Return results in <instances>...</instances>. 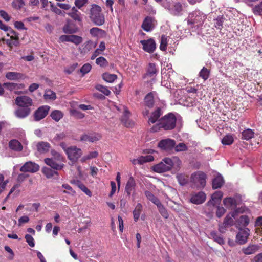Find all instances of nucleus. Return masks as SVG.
I'll return each instance as SVG.
<instances>
[{"mask_svg": "<svg viewBox=\"0 0 262 262\" xmlns=\"http://www.w3.org/2000/svg\"><path fill=\"white\" fill-rule=\"evenodd\" d=\"M6 42L10 48H12L13 46H18L20 44L19 39L14 40L7 39Z\"/></svg>", "mask_w": 262, "mask_h": 262, "instance_id": "nucleus-60", "label": "nucleus"}, {"mask_svg": "<svg viewBox=\"0 0 262 262\" xmlns=\"http://www.w3.org/2000/svg\"><path fill=\"white\" fill-rule=\"evenodd\" d=\"M167 44V37L165 35H162L161 37V41L160 49L162 51H165Z\"/></svg>", "mask_w": 262, "mask_h": 262, "instance_id": "nucleus-52", "label": "nucleus"}, {"mask_svg": "<svg viewBox=\"0 0 262 262\" xmlns=\"http://www.w3.org/2000/svg\"><path fill=\"white\" fill-rule=\"evenodd\" d=\"M176 145L174 140L171 139H165L161 140L158 143V147L163 150H169L173 148Z\"/></svg>", "mask_w": 262, "mask_h": 262, "instance_id": "nucleus-14", "label": "nucleus"}, {"mask_svg": "<svg viewBox=\"0 0 262 262\" xmlns=\"http://www.w3.org/2000/svg\"><path fill=\"white\" fill-rule=\"evenodd\" d=\"M206 199V194L203 192H199L192 195L190 201L195 204L203 203Z\"/></svg>", "mask_w": 262, "mask_h": 262, "instance_id": "nucleus-17", "label": "nucleus"}, {"mask_svg": "<svg viewBox=\"0 0 262 262\" xmlns=\"http://www.w3.org/2000/svg\"><path fill=\"white\" fill-rule=\"evenodd\" d=\"M63 31L65 33L73 34L76 32L77 29L72 28L69 23L66 25L63 28Z\"/></svg>", "mask_w": 262, "mask_h": 262, "instance_id": "nucleus-58", "label": "nucleus"}, {"mask_svg": "<svg viewBox=\"0 0 262 262\" xmlns=\"http://www.w3.org/2000/svg\"><path fill=\"white\" fill-rule=\"evenodd\" d=\"M145 195L149 200L151 201L155 205H157L160 202L159 199L149 191H146L145 192Z\"/></svg>", "mask_w": 262, "mask_h": 262, "instance_id": "nucleus-43", "label": "nucleus"}, {"mask_svg": "<svg viewBox=\"0 0 262 262\" xmlns=\"http://www.w3.org/2000/svg\"><path fill=\"white\" fill-rule=\"evenodd\" d=\"M76 186L78 187L83 192H84L88 196H91L92 195L91 191L81 182L77 181L75 182Z\"/></svg>", "mask_w": 262, "mask_h": 262, "instance_id": "nucleus-39", "label": "nucleus"}, {"mask_svg": "<svg viewBox=\"0 0 262 262\" xmlns=\"http://www.w3.org/2000/svg\"><path fill=\"white\" fill-rule=\"evenodd\" d=\"M59 40L61 42H71L76 46L79 45L83 41L81 37L76 35H62L60 36Z\"/></svg>", "mask_w": 262, "mask_h": 262, "instance_id": "nucleus-10", "label": "nucleus"}, {"mask_svg": "<svg viewBox=\"0 0 262 262\" xmlns=\"http://www.w3.org/2000/svg\"><path fill=\"white\" fill-rule=\"evenodd\" d=\"M7 36L10 37V39L9 40H14L16 39H19L18 33L14 31L13 29H12L10 27L8 31H6Z\"/></svg>", "mask_w": 262, "mask_h": 262, "instance_id": "nucleus-46", "label": "nucleus"}, {"mask_svg": "<svg viewBox=\"0 0 262 262\" xmlns=\"http://www.w3.org/2000/svg\"><path fill=\"white\" fill-rule=\"evenodd\" d=\"M50 108V107L48 105L39 107L34 113V120L38 121L43 119L48 115Z\"/></svg>", "mask_w": 262, "mask_h": 262, "instance_id": "nucleus-11", "label": "nucleus"}, {"mask_svg": "<svg viewBox=\"0 0 262 262\" xmlns=\"http://www.w3.org/2000/svg\"><path fill=\"white\" fill-rule=\"evenodd\" d=\"M239 231L236 236V241L240 244H244L247 241L250 235V230L248 228H241L237 226Z\"/></svg>", "mask_w": 262, "mask_h": 262, "instance_id": "nucleus-9", "label": "nucleus"}, {"mask_svg": "<svg viewBox=\"0 0 262 262\" xmlns=\"http://www.w3.org/2000/svg\"><path fill=\"white\" fill-rule=\"evenodd\" d=\"M145 105L148 108H151L154 104V96L152 93H148L144 98Z\"/></svg>", "mask_w": 262, "mask_h": 262, "instance_id": "nucleus-33", "label": "nucleus"}, {"mask_svg": "<svg viewBox=\"0 0 262 262\" xmlns=\"http://www.w3.org/2000/svg\"><path fill=\"white\" fill-rule=\"evenodd\" d=\"M206 16L205 14L199 10H195L189 14L187 18L188 24H202L203 23Z\"/></svg>", "mask_w": 262, "mask_h": 262, "instance_id": "nucleus-5", "label": "nucleus"}, {"mask_svg": "<svg viewBox=\"0 0 262 262\" xmlns=\"http://www.w3.org/2000/svg\"><path fill=\"white\" fill-rule=\"evenodd\" d=\"M96 89L106 96H108L111 93L110 91L106 87L100 84L96 85Z\"/></svg>", "mask_w": 262, "mask_h": 262, "instance_id": "nucleus-56", "label": "nucleus"}, {"mask_svg": "<svg viewBox=\"0 0 262 262\" xmlns=\"http://www.w3.org/2000/svg\"><path fill=\"white\" fill-rule=\"evenodd\" d=\"M163 6L171 14L176 16L179 15L183 9L182 5L179 2L166 1L163 3Z\"/></svg>", "mask_w": 262, "mask_h": 262, "instance_id": "nucleus-7", "label": "nucleus"}, {"mask_svg": "<svg viewBox=\"0 0 262 262\" xmlns=\"http://www.w3.org/2000/svg\"><path fill=\"white\" fill-rule=\"evenodd\" d=\"M157 71L156 68V66L154 63H150L149 64L147 74L150 76H152L155 75Z\"/></svg>", "mask_w": 262, "mask_h": 262, "instance_id": "nucleus-50", "label": "nucleus"}, {"mask_svg": "<svg viewBox=\"0 0 262 262\" xmlns=\"http://www.w3.org/2000/svg\"><path fill=\"white\" fill-rule=\"evenodd\" d=\"M98 153L97 151H92V152H90L88 155L83 157L81 160L82 162H83L88 160H90V159L96 158L98 156Z\"/></svg>", "mask_w": 262, "mask_h": 262, "instance_id": "nucleus-53", "label": "nucleus"}, {"mask_svg": "<svg viewBox=\"0 0 262 262\" xmlns=\"http://www.w3.org/2000/svg\"><path fill=\"white\" fill-rule=\"evenodd\" d=\"M258 250V246L255 245H250L242 249L243 252L246 255L252 254Z\"/></svg>", "mask_w": 262, "mask_h": 262, "instance_id": "nucleus-31", "label": "nucleus"}, {"mask_svg": "<svg viewBox=\"0 0 262 262\" xmlns=\"http://www.w3.org/2000/svg\"><path fill=\"white\" fill-rule=\"evenodd\" d=\"M39 166L38 164L31 161L26 162L20 168V170L24 172L35 173L38 171Z\"/></svg>", "mask_w": 262, "mask_h": 262, "instance_id": "nucleus-12", "label": "nucleus"}, {"mask_svg": "<svg viewBox=\"0 0 262 262\" xmlns=\"http://www.w3.org/2000/svg\"><path fill=\"white\" fill-rule=\"evenodd\" d=\"M163 160L169 170H172L176 172L180 169L182 162L179 157L175 156L171 158H165Z\"/></svg>", "mask_w": 262, "mask_h": 262, "instance_id": "nucleus-6", "label": "nucleus"}, {"mask_svg": "<svg viewBox=\"0 0 262 262\" xmlns=\"http://www.w3.org/2000/svg\"><path fill=\"white\" fill-rule=\"evenodd\" d=\"M254 134V133L252 129H247L242 133V138L244 140H248L253 137Z\"/></svg>", "mask_w": 262, "mask_h": 262, "instance_id": "nucleus-35", "label": "nucleus"}, {"mask_svg": "<svg viewBox=\"0 0 262 262\" xmlns=\"http://www.w3.org/2000/svg\"><path fill=\"white\" fill-rule=\"evenodd\" d=\"M31 110L29 108H20L17 110L15 114L16 116L19 118H24L28 116L30 113Z\"/></svg>", "mask_w": 262, "mask_h": 262, "instance_id": "nucleus-25", "label": "nucleus"}, {"mask_svg": "<svg viewBox=\"0 0 262 262\" xmlns=\"http://www.w3.org/2000/svg\"><path fill=\"white\" fill-rule=\"evenodd\" d=\"M51 147L50 144L46 142H39L37 145V148L38 151L40 152H48Z\"/></svg>", "mask_w": 262, "mask_h": 262, "instance_id": "nucleus-28", "label": "nucleus"}, {"mask_svg": "<svg viewBox=\"0 0 262 262\" xmlns=\"http://www.w3.org/2000/svg\"><path fill=\"white\" fill-rule=\"evenodd\" d=\"M102 138L101 134L97 133L89 134H84L80 137V140L85 142H94L100 140Z\"/></svg>", "mask_w": 262, "mask_h": 262, "instance_id": "nucleus-15", "label": "nucleus"}, {"mask_svg": "<svg viewBox=\"0 0 262 262\" xmlns=\"http://www.w3.org/2000/svg\"><path fill=\"white\" fill-rule=\"evenodd\" d=\"M15 103L19 106L28 108V106L32 105V101L29 97L23 96L17 97L15 100Z\"/></svg>", "mask_w": 262, "mask_h": 262, "instance_id": "nucleus-16", "label": "nucleus"}, {"mask_svg": "<svg viewBox=\"0 0 262 262\" xmlns=\"http://www.w3.org/2000/svg\"><path fill=\"white\" fill-rule=\"evenodd\" d=\"M223 196L222 192L220 191H215L211 196V200L209 201L208 203H211L214 206L221 202Z\"/></svg>", "mask_w": 262, "mask_h": 262, "instance_id": "nucleus-24", "label": "nucleus"}, {"mask_svg": "<svg viewBox=\"0 0 262 262\" xmlns=\"http://www.w3.org/2000/svg\"><path fill=\"white\" fill-rule=\"evenodd\" d=\"M174 149L177 152L185 151L188 150V147L184 143H180L174 146Z\"/></svg>", "mask_w": 262, "mask_h": 262, "instance_id": "nucleus-55", "label": "nucleus"}, {"mask_svg": "<svg viewBox=\"0 0 262 262\" xmlns=\"http://www.w3.org/2000/svg\"><path fill=\"white\" fill-rule=\"evenodd\" d=\"M214 27L219 30H221L223 27V23L224 22V19L223 17H218L216 19H214Z\"/></svg>", "mask_w": 262, "mask_h": 262, "instance_id": "nucleus-61", "label": "nucleus"}, {"mask_svg": "<svg viewBox=\"0 0 262 262\" xmlns=\"http://www.w3.org/2000/svg\"><path fill=\"white\" fill-rule=\"evenodd\" d=\"M176 120L175 116L172 113H169L160 119L159 123L153 126L150 130L152 132H157L160 128L166 130L172 129L176 126Z\"/></svg>", "mask_w": 262, "mask_h": 262, "instance_id": "nucleus-1", "label": "nucleus"}, {"mask_svg": "<svg viewBox=\"0 0 262 262\" xmlns=\"http://www.w3.org/2000/svg\"><path fill=\"white\" fill-rule=\"evenodd\" d=\"M12 5L15 9L20 10L25 5V3L23 0H13Z\"/></svg>", "mask_w": 262, "mask_h": 262, "instance_id": "nucleus-51", "label": "nucleus"}, {"mask_svg": "<svg viewBox=\"0 0 262 262\" xmlns=\"http://www.w3.org/2000/svg\"><path fill=\"white\" fill-rule=\"evenodd\" d=\"M9 180H4V176L0 173V194L5 189L7 184L8 183Z\"/></svg>", "mask_w": 262, "mask_h": 262, "instance_id": "nucleus-47", "label": "nucleus"}, {"mask_svg": "<svg viewBox=\"0 0 262 262\" xmlns=\"http://www.w3.org/2000/svg\"><path fill=\"white\" fill-rule=\"evenodd\" d=\"M52 119L56 122H58L63 116L62 112L59 110L53 111L50 115Z\"/></svg>", "mask_w": 262, "mask_h": 262, "instance_id": "nucleus-34", "label": "nucleus"}, {"mask_svg": "<svg viewBox=\"0 0 262 262\" xmlns=\"http://www.w3.org/2000/svg\"><path fill=\"white\" fill-rule=\"evenodd\" d=\"M153 170L154 171L158 173H162L169 171L167 166L166 165L163 160L159 163L154 165L153 166Z\"/></svg>", "mask_w": 262, "mask_h": 262, "instance_id": "nucleus-23", "label": "nucleus"}, {"mask_svg": "<svg viewBox=\"0 0 262 262\" xmlns=\"http://www.w3.org/2000/svg\"><path fill=\"white\" fill-rule=\"evenodd\" d=\"M96 63L101 67H106L108 65V63L106 59L103 57H99L96 60Z\"/></svg>", "mask_w": 262, "mask_h": 262, "instance_id": "nucleus-49", "label": "nucleus"}, {"mask_svg": "<svg viewBox=\"0 0 262 262\" xmlns=\"http://www.w3.org/2000/svg\"><path fill=\"white\" fill-rule=\"evenodd\" d=\"M62 188H64L67 190L63 191L64 193H68L71 195H75V191L72 189V188L67 184H64L62 185Z\"/></svg>", "mask_w": 262, "mask_h": 262, "instance_id": "nucleus-57", "label": "nucleus"}, {"mask_svg": "<svg viewBox=\"0 0 262 262\" xmlns=\"http://www.w3.org/2000/svg\"><path fill=\"white\" fill-rule=\"evenodd\" d=\"M225 206L229 209H233L236 207V200L233 198H226L223 200Z\"/></svg>", "mask_w": 262, "mask_h": 262, "instance_id": "nucleus-21", "label": "nucleus"}, {"mask_svg": "<svg viewBox=\"0 0 262 262\" xmlns=\"http://www.w3.org/2000/svg\"><path fill=\"white\" fill-rule=\"evenodd\" d=\"M249 217L246 215H242L239 219V225L243 227H246L249 223Z\"/></svg>", "mask_w": 262, "mask_h": 262, "instance_id": "nucleus-54", "label": "nucleus"}, {"mask_svg": "<svg viewBox=\"0 0 262 262\" xmlns=\"http://www.w3.org/2000/svg\"><path fill=\"white\" fill-rule=\"evenodd\" d=\"M67 14L75 21L78 22L82 21L81 13L75 7H72L70 12Z\"/></svg>", "mask_w": 262, "mask_h": 262, "instance_id": "nucleus-20", "label": "nucleus"}, {"mask_svg": "<svg viewBox=\"0 0 262 262\" xmlns=\"http://www.w3.org/2000/svg\"><path fill=\"white\" fill-rule=\"evenodd\" d=\"M20 187V184H16L15 185H14L12 187V188L11 189L9 194H8V195L6 196V198H5V201H6L8 198L9 197V196L13 192H14V196H17V195H18V194L20 192V190L18 189V188H19Z\"/></svg>", "mask_w": 262, "mask_h": 262, "instance_id": "nucleus-42", "label": "nucleus"}, {"mask_svg": "<svg viewBox=\"0 0 262 262\" xmlns=\"http://www.w3.org/2000/svg\"><path fill=\"white\" fill-rule=\"evenodd\" d=\"M117 75L115 74H111L108 73H104L102 75L103 79L107 82H113L117 79Z\"/></svg>", "mask_w": 262, "mask_h": 262, "instance_id": "nucleus-41", "label": "nucleus"}, {"mask_svg": "<svg viewBox=\"0 0 262 262\" xmlns=\"http://www.w3.org/2000/svg\"><path fill=\"white\" fill-rule=\"evenodd\" d=\"M25 237L28 245L31 247H34L35 244L33 237L29 234H26Z\"/></svg>", "mask_w": 262, "mask_h": 262, "instance_id": "nucleus-63", "label": "nucleus"}, {"mask_svg": "<svg viewBox=\"0 0 262 262\" xmlns=\"http://www.w3.org/2000/svg\"><path fill=\"white\" fill-rule=\"evenodd\" d=\"M42 172L46 176L47 178H51L55 174H58V172L52 170L51 168L44 167L42 168Z\"/></svg>", "mask_w": 262, "mask_h": 262, "instance_id": "nucleus-36", "label": "nucleus"}, {"mask_svg": "<svg viewBox=\"0 0 262 262\" xmlns=\"http://www.w3.org/2000/svg\"><path fill=\"white\" fill-rule=\"evenodd\" d=\"M210 71L205 67H203L199 73V76L204 80H206L209 77Z\"/></svg>", "mask_w": 262, "mask_h": 262, "instance_id": "nucleus-48", "label": "nucleus"}, {"mask_svg": "<svg viewBox=\"0 0 262 262\" xmlns=\"http://www.w3.org/2000/svg\"><path fill=\"white\" fill-rule=\"evenodd\" d=\"M22 74L15 72H9L6 73V77L10 80H16L23 78Z\"/></svg>", "mask_w": 262, "mask_h": 262, "instance_id": "nucleus-30", "label": "nucleus"}, {"mask_svg": "<svg viewBox=\"0 0 262 262\" xmlns=\"http://www.w3.org/2000/svg\"><path fill=\"white\" fill-rule=\"evenodd\" d=\"M52 155L51 159H53L54 160L57 162L62 163L64 161V158L59 152H57L54 150H52L51 151Z\"/></svg>", "mask_w": 262, "mask_h": 262, "instance_id": "nucleus-32", "label": "nucleus"}, {"mask_svg": "<svg viewBox=\"0 0 262 262\" xmlns=\"http://www.w3.org/2000/svg\"><path fill=\"white\" fill-rule=\"evenodd\" d=\"M206 174L201 171H196L192 174L191 182L196 187L203 188L206 185Z\"/></svg>", "mask_w": 262, "mask_h": 262, "instance_id": "nucleus-4", "label": "nucleus"}, {"mask_svg": "<svg viewBox=\"0 0 262 262\" xmlns=\"http://www.w3.org/2000/svg\"><path fill=\"white\" fill-rule=\"evenodd\" d=\"M234 139L232 135L228 134L226 135L222 140V143L224 145H230L233 143Z\"/></svg>", "mask_w": 262, "mask_h": 262, "instance_id": "nucleus-45", "label": "nucleus"}, {"mask_svg": "<svg viewBox=\"0 0 262 262\" xmlns=\"http://www.w3.org/2000/svg\"><path fill=\"white\" fill-rule=\"evenodd\" d=\"M44 161L47 165L56 170H61L64 166V164L63 163H59L56 161L54 160L53 159L46 158L45 159Z\"/></svg>", "mask_w": 262, "mask_h": 262, "instance_id": "nucleus-18", "label": "nucleus"}, {"mask_svg": "<svg viewBox=\"0 0 262 262\" xmlns=\"http://www.w3.org/2000/svg\"><path fill=\"white\" fill-rule=\"evenodd\" d=\"M152 18L150 17H147L144 20L142 25V29L146 31L149 32L151 31L154 28V25L152 23Z\"/></svg>", "mask_w": 262, "mask_h": 262, "instance_id": "nucleus-22", "label": "nucleus"}, {"mask_svg": "<svg viewBox=\"0 0 262 262\" xmlns=\"http://www.w3.org/2000/svg\"><path fill=\"white\" fill-rule=\"evenodd\" d=\"M142 209V205L140 203H138L133 211L134 218L135 221H137L139 219Z\"/></svg>", "mask_w": 262, "mask_h": 262, "instance_id": "nucleus-38", "label": "nucleus"}, {"mask_svg": "<svg viewBox=\"0 0 262 262\" xmlns=\"http://www.w3.org/2000/svg\"><path fill=\"white\" fill-rule=\"evenodd\" d=\"M156 205L161 215L163 217L167 219L169 217V214L167 212V210L163 206V205L160 203V202L159 203H158Z\"/></svg>", "mask_w": 262, "mask_h": 262, "instance_id": "nucleus-40", "label": "nucleus"}, {"mask_svg": "<svg viewBox=\"0 0 262 262\" xmlns=\"http://www.w3.org/2000/svg\"><path fill=\"white\" fill-rule=\"evenodd\" d=\"M226 211V209L223 207L217 206L216 207V210L215 212L216 217L221 218L224 215Z\"/></svg>", "mask_w": 262, "mask_h": 262, "instance_id": "nucleus-59", "label": "nucleus"}, {"mask_svg": "<svg viewBox=\"0 0 262 262\" xmlns=\"http://www.w3.org/2000/svg\"><path fill=\"white\" fill-rule=\"evenodd\" d=\"M66 154L70 161L76 162L82 156V151L80 148L73 146L68 147Z\"/></svg>", "mask_w": 262, "mask_h": 262, "instance_id": "nucleus-8", "label": "nucleus"}, {"mask_svg": "<svg viewBox=\"0 0 262 262\" xmlns=\"http://www.w3.org/2000/svg\"><path fill=\"white\" fill-rule=\"evenodd\" d=\"M140 43L143 46V50L148 53H153L156 49V42L154 40L151 38L147 40H141Z\"/></svg>", "mask_w": 262, "mask_h": 262, "instance_id": "nucleus-13", "label": "nucleus"}, {"mask_svg": "<svg viewBox=\"0 0 262 262\" xmlns=\"http://www.w3.org/2000/svg\"><path fill=\"white\" fill-rule=\"evenodd\" d=\"M102 31V30L98 28L94 27L90 29V33L93 36L96 37L101 34Z\"/></svg>", "mask_w": 262, "mask_h": 262, "instance_id": "nucleus-62", "label": "nucleus"}, {"mask_svg": "<svg viewBox=\"0 0 262 262\" xmlns=\"http://www.w3.org/2000/svg\"><path fill=\"white\" fill-rule=\"evenodd\" d=\"M210 236L212 239H213L214 241L220 245H222L224 243V240L223 239V237L219 235L215 232H211L210 233Z\"/></svg>", "mask_w": 262, "mask_h": 262, "instance_id": "nucleus-44", "label": "nucleus"}, {"mask_svg": "<svg viewBox=\"0 0 262 262\" xmlns=\"http://www.w3.org/2000/svg\"><path fill=\"white\" fill-rule=\"evenodd\" d=\"M43 97L46 100H54L56 99V93L51 90H46Z\"/></svg>", "mask_w": 262, "mask_h": 262, "instance_id": "nucleus-37", "label": "nucleus"}, {"mask_svg": "<svg viewBox=\"0 0 262 262\" xmlns=\"http://www.w3.org/2000/svg\"><path fill=\"white\" fill-rule=\"evenodd\" d=\"M10 148L15 151H20L23 149L21 144L16 140H12L9 142V144Z\"/></svg>", "mask_w": 262, "mask_h": 262, "instance_id": "nucleus-26", "label": "nucleus"}, {"mask_svg": "<svg viewBox=\"0 0 262 262\" xmlns=\"http://www.w3.org/2000/svg\"><path fill=\"white\" fill-rule=\"evenodd\" d=\"M136 186V182L133 177H130L127 181L125 188V192H126L128 196H130L132 191L134 190Z\"/></svg>", "mask_w": 262, "mask_h": 262, "instance_id": "nucleus-19", "label": "nucleus"}, {"mask_svg": "<svg viewBox=\"0 0 262 262\" xmlns=\"http://www.w3.org/2000/svg\"><path fill=\"white\" fill-rule=\"evenodd\" d=\"M224 183L223 177L221 175H217L212 180V188L217 189L220 188Z\"/></svg>", "mask_w": 262, "mask_h": 262, "instance_id": "nucleus-29", "label": "nucleus"}, {"mask_svg": "<svg viewBox=\"0 0 262 262\" xmlns=\"http://www.w3.org/2000/svg\"><path fill=\"white\" fill-rule=\"evenodd\" d=\"M92 67L89 63H86L84 64L80 69V72L83 74H85L88 73L91 70Z\"/></svg>", "mask_w": 262, "mask_h": 262, "instance_id": "nucleus-64", "label": "nucleus"}, {"mask_svg": "<svg viewBox=\"0 0 262 262\" xmlns=\"http://www.w3.org/2000/svg\"><path fill=\"white\" fill-rule=\"evenodd\" d=\"M243 211L244 210L242 208H238L227 214L223 222L219 225V231L222 233H225L227 230L228 228L234 225V219H235L239 213H242Z\"/></svg>", "mask_w": 262, "mask_h": 262, "instance_id": "nucleus-2", "label": "nucleus"}, {"mask_svg": "<svg viewBox=\"0 0 262 262\" xmlns=\"http://www.w3.org/2000/svg\"><path fill=\"white\" fill-rule=\"evenodd\" d=\"M161 115V110L159 108L156 109L150 116L148 123L150 124L151 123H155Z\"/></svg>", "mask_w": 262, "mask_h": 262, "instance_id": "nucleus-27", "label": "nucleus"}, {"mask_svg": "<svg viewBox=\"0 0 262 262\" xmlns=\"http://www.w3.org/2000/svg\"><path fill=\"white\" fill-rule=\"evenodd\" d=\"M101 8L98 5H92L90 10V18L92 21L96 25H102L105 21L103 14L101 13Z\"/></svg>", "mask_w": 262, "mask_h": 262, "instance_id": "nucleus-3", "label": "nucleus"}]
</instances>
